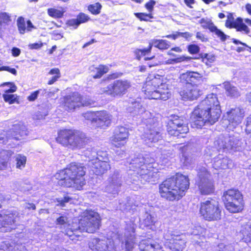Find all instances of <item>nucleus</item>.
<instances>
[{
    "label": "nucleus",
    "instance_id": "cd10ccee",
    "mask_svg": "<svg viewBox=\"0 0 251 251\" xmlns=\"http://www.w3.org/2000/svg\"><path fill=\"white\" fill-rule=\"evenodd\" d=\"M212 165L216 170L230 169L233 167L232 160L222 154L214 158Z\"/></svg>",
    "mask_w": 251,
    "mask_h": 251
},
{
    "label": "nucleus",
    "instance_id": "aec40b11",
    "mask_svg": "<svg viewBox=\"0 0 251 251\" xmlns=\"http://www.w3.org/2000/svg\"><path fill=\"white\" fill-rule=\"evenodd\" d=\"M122 176L118 171L110 174L107 180L105 191L110 194H116L122 185Z\"/></svg>",
    "mask_w": 251,
    "mask_h": 251
},
{
    "label": "nucleus",
    "instance_id": "423d86ee",
    "mask_svg": "<svg viewBox=\"0 0 251 251\" xmlns=\"http://www.w3.org/2000/svg\"><path fill=\"white\" fill-rule=\"evenodd\" d=\"M56 141L64 147L75 150L84 147L88 139L82 132L72 130L64 129L58 132L56 138Z\"/></svg>",
    "mask_w": 251,
    "mask_h": 251
},
{
    "label": "nucleus",
    "instance_id": "b1692460",
    "mask_svg": "<svg viewBox=\"0 0 251 251\" xmlns=\"http://www.w3.org/2000/svg\"><path fill=\"white\" fill-rule=\"evenodd\" d=\"M64 106L67 110H74L82 106L81 95L78 92H74L64 98Z\"/></svg>",
    "mask_w": 251,
    "mask_h": 251
},
{
    "label": "nucleus",
    "instance_id": "f704fd0d",
    "mask_svg": "<svg viewBox=\"0 0 251 251\" xmlns=\"http://www.w3.org/2000/svg\"><path fill=\"white\" fill-rule=\"evenodd\" d=\"M11 155L12 152L9 151H0V170H4L6 168L7 161Z\"/></svg>",
    "mask_w": 251,
    "mask_h": 251
},
{
    "label": "nucleus",
    "instance_id": "a18cd8bd",
    "mask_svg": "<svg viewBox=\"0 0 251 251\" xmlns=\"http://www.w3.org/2000/svg\"><path fill=\"white\" fill-rule=\"evenodd\" d=\"M6 86L8 87L9 88L8 89H3L2 90L5 93V94L13 93L16 92L17 90V86L13 82H4L0 85V87H4Z\"/></svg>",
    "mask_w": 251,
    "mask_h": 251
},
{
    "label": "nucleus",
    "instance_id": "a878e982",
    "mask_svg": "<svg viewBox=\"0 0 251 251\" xmlns=\"http://www.w3.org/2000/svg\"><path fill=\"white\" fill-rule=\"evenodd\" d=\"M202 75L196 72L187 71L181 74L179 76L180 81L187 85L202 81Z\"/></svg>",
    "mask_w": 251,
    "mask_h": 251
},
{
    "label": "nucleus",
    "instance_id": "4c0bfd02",
    "mask_svg": "<svg viewBox=\"0 0 251 251\" xmlns=\"http://www.w3.org/2000/svg\"><path fill=\"white\" fill-rule=\"evenodd\" d=\"M178 148L182 154L181 160H183V163L186 165L190 164L192 162V158L186 154L187 151L191 149L190 146L187 145H180Z\"/></svg>",
    "mask_w": 251,
    "mask_h": 251
},
{
    "label": "nucleus",
    "instance_id": "7ed1b4c3",
    "mask_svg": "<svg viewBox=\"0 0 251 251\" xmlns=\"http://www.w3.org/2000/svg\"><path fill=\"white\" fill-rule=\"evenodd\" d=\"M85 168L79 163L73 162L55 175L59 185L80 190L85 184Z\"/></svg>",
    "mask_w": 251,
    "mask_h": 251
},
{
    "label": "nucleus",
    "instance_id": "0eeeda50",
    "mask_svg": "<svg viewBox=\"0 0 251 251\" xmlns=\"http://www.w3.org/2000/svg\"><path fill=\"white\" fill-rule=\"evenodd\" d=\"M85 155L88 158V166L96 175H101L110 169L107 153L95 150L87 151Z\"/></svg>",
    "mask_w": 251,
    "mask_h": 251
},
{
    "label": "nucleus",
    "instance_id": "774afa93",
    "mask_svg": "<svg viewBox=\"0 0 251 251\" xmlns=\"http://www.w3.org/2000/svg\"><path fill=\"white\" fill-rule=\"evenodd\" d=\"M13 251H27L25 246L22 244L14 245Z\"/></svg>",
    "mask_w": 251,
    "mask_h": 251
},
{
    "label": "nucleus",
    "instance_id": "864d4df0",
    "mask_svg": "<svg viewBox=\"0 0 251 251\" xmlns=\"http://www.w3.org/2000/svg\"><path fill=\"white\" fill-rule=\"evenodd\" d=\"M234 249L231 245H225L224 244H220L216 247L215 251H233Z\"/></svg>",
    "mask_w": 251,
    "mask_h": 251
},
{
    "label": "nucleus",
    "instance_id": "58836bf2",
    "mask_svg": "<svg viewBox=\"0 0 251 251\" xmlns=\"http://www.w3.org/2000/svg\"><path fill=\"white\" fill-rule=\"evenodd\" d=\"M125 246L127 251H131L135 244V237L133 234L125 233Z\"/></svg>",
    "mask_w": 251,
    "mask_h": 251
},
{
    "label": "nucleus",
    "instance_id": "e433bc0d",
    "mask_svg": "<svg viewBox=\"0 0 251 251\" xmlns=\"http://www.w3.org/2000/svg\"><path fill=\"white\" fill-rule=\"evenodd\" d=\"M149 46L152 49V46H154L160 50H165L169 48V42L166 40H151L149 43Z\"/></svg>",
    "mask_w": 251,
    "mask_h": 251
},
{
    "label": "nucleus",
    "instance_id": "9b49d317",
    "mask_svg": "<svg viewBox=\"0 0 251 251\" xmlns=\"http://www.w3.org/2000/svg\"><path fill=\"white\" fill-rule=\"evenodd\" d=\"M167 131L171 136L183 137L181 134L189 131L187 120L183 116L171 115L168 123Z\"/></svg>",
    "mask_w": 251,
    "mask_h": 251
},
{
    "label": "nucleus",
    "instance_id": "09e8293b",
    "mask_svg": "<svg viewBox=\"0 0 251 251\" xmlns=\"http://www.w3.org/2000/svg\"><path fill=\"white\" fill-rule=\"evenodd\" d=\"M14 243H10L8 241H3L0 244V250L4 251H13Z\"/></svg>",
    "mask_w": 251,
    "mask_h": 251
},
{
    "label": "nucleus",
    "instance_id": "338daca9",
    "mask_svg": "<svg viewBox=\"0 0 251 251\" xmlns=\"http://www.w3.org/2000/svg\"><path fill=\"white\" fill-rule=\"evenodd\" d=\"M246 126V130L251 132V115L247 118Z\"/></svg>",
    "mask_w": 251,
    "mask_h": 251
},
{
    "label": "nucleus",
    "instance_id": "6e6552de",
    "mask_svg": "<svg viewBox=\"0 0 251 251\" xmlns=\"http://www.w3.org/2000/svg\"><path fill=\"white\" fill-rule=\"evenodd\" d=\"M144 118L146 120L143 121V123L146 125L147 130L144 133V139L145 143L150 146L161 140L162 136L157 118L153 117L151 112H147Z\"/></svg>",
    "mask_w": 251,
    "mask_h": 251
},
{
    "label": "nucleus",
    "instance_id": "e2e57ef3",
    "mask_svg": "<svg viewBox=\"0 0 251 251\" xmlns=\"http://www.w3.org/2000/svg\"><path fill=\"white\" fill-rule=\"evenodd\" d=\"M9 20L10 17L6 13H0V25H1L2 23H6Z\"/></svg>",
    "mask_w": 251,
    "mask_h": 251
},
{
    "label": "nucleus",
    "instance_id": "bb28decb",
    "mask_svg": "<svg viewBox=\"0 0 251 251\" xmlns=\"http://www.w3.org/2000/svg\"><path fill=\"white\" fill-rule=\"evenodd\" d=\"M199 23L203 28H208L211 32L215 33L217 37L220 38L222 41H226V38L228 37L221 30L218 29L212 22L211 20L209 19L202 18L200 21Z\"/></svg>",
    "mask_w": 251,
    "mask_h": 251
},
{
    "label": "nucleus",
    "instance_id": "72a5a7b5",
    "mask_svg": "<svg viewBox=\"0 0 251 251\" xmlns=\"http://www.w3.org/2000/svg\"><path fill=\"white\" fill-rule=\"evenodd\" d=\"M223 84L226 90V94L227 96L237 97L240 95L238 89L229 82H225Z\"/></svg>",
    "mask_w": 251,
    "mask_h": 251
},
{
    "label": "nucleus",
    "instance_id": "9d476101",
    "mask_svg": "<svg viewBox=\"0 0 251 251\" xmlns=\"http://www.w3.org/2000/svg\"><path fill=\"white\" fill-rule=\"evenodd\" d=\"M100 226V219L98 214L93 211H86L79 221L78 228L82 231L94 233Z\"/></svg>",
    "mask_w": 251,
    "mask_h": 251
},
{
    "label": "nucleus",
    "instance_id": "4468645a",
    "mask_svg": "<svg viewBox=\"0 0 251 251\" xmlns=\"http://www.w3.org/2000/svg\"><path fill=\"white\" fill-rule=\"evenodd\" d=\"M210 178V174L205 167H201L198 172L196 185L202 195H209L213 193L214 186Z\"/></svg>",
    "mask_w": 251,
    "mask_h": 251
},
{
    "label": "nucleus",
    "instance_id": "680f3d73",
    "mask_svg": "<svg viewBox=\"0 0 251 251\" xmlns=\"http://www.w3.org/2000/svg\"><path fill=\"white\" fill-rule=\"evenodd\" d=\"M77 19L79 21V23H80V24L81 23H85L88 21L89 19V17L84 14V13H80L79 15L77 17Z\"/></svg>",
    "mask_w": 251,
    "mask_h": 251
},
{
    "label": "nucleus",
    "instance_id": "4be33fe9",
    "mask_svg": "<svg viewBox=\"0 0 251 251\" xmlns=\"http://www.w3.org/2000/svg\"><path fill=\"white\" fill-rule=\"evenodd\" d=\"M89 247L92 251H113V243L108 240L92 239L89 243Z\"/></svg>",
    "mask_w": 251,
    "mask_h": 251
},
{
    "label": "nucleus",
    "instance_id": "6e6d98bb",
    "mask_svg": "<svg viewBox=\"0 0 251 251\" xmlns=\"http://www.w3.org/2000/svg\"><path fill=\"white\" fill-rule=\"evenodd\" d=\"M46 89H39L32 93L28 97L27 100L30 101H34L38 97V95L40 92L43 93H46Z\"/></svg>",
    "mask_w": 251,
    "mask_h": 251
},
{
    "label": "nucleus",
    "instance_id": "20e7f679",
    "mask_svg": "<svg viewBox=\"0 0 251 251\" xmlns=\"http://www.w3.org/2000/svg\"><path fill=\"white\" fill-rule=\"evenodd\" d=\"M153 158L149 156L143 157L140 155L132 159L129 168L134 172V175H138L137 177L142 183L146 182H155L158 177L157 170L154 168Z\"/></svg>",
    "mask_w": 251,
    "mask_h": 251
},
{
    "label": "nucleus",
    "instance_id": "a19ab883",
    "mask_svg": "<svg viewBox=\"0 0 251 251\" xmlns=\"http://www.w3.org/2000/svg\"><path fill=\"white\" fill-rule=\"evenodd\" d=\"M16 161V168L19 169H23L25 167L26 162V157L22 154H18L15 156Z\"/></svg>",
    "mask_w": 251,
    "mask_h": 251
},
{
    "label": "nucleus",
    "instance_id": "3c124183",
    "mask_svg": "<svg viewBox=\"0 0 251 251\" xmlns=\"http://www.w3.org/2000/svg\"><path fill=\"white\" fill-rule=\"evenodd\" d=\"M136 17L141 21H149L151 19L153 18L151 14H146L144 13H137L135 14Z\"/></svg>",
    "mask_w": 251,
    "mask_h": 251
},
{
    "label": "nucleus",
    "instance_id": "4d7b16f0",
    "mask_svg": "<svg viewBox=\"0 0 251 251\" xmlns=\"http://www.w3.org/2000/svg\"><path fill=\"white\" fill-rule=\"evenodd\" d=\"M153 222L154 220L153 217L150 214H146V218L143 221L144 225L146 226H148L152 225Z\"/></svg>",
    "mask_w": 251,
    "mask_h": 251
},
{
    "label": "nucleus",
    "instance_id": "c756f323",
    "mask_svg": "<svg viewBox=\"0 0 251 251\" xmlns=\"http://www.w3.org/2000/svg\"><path fill=\"white\" fill-rule=\"evenodd\" d=\"M205 232V229L201 226H196L195 228L193 229L191 234L193 235L191 239L192 242L194 245H199L202 246V244L205 241V237L203 234Z\"/></svg>",
    "mask_w": 251,
    "mask_h": 251
},
{
    "label": "nucleus",
    "instance_id": "5fc2aeb1",
    "mask_svg": "<svg viewBox=\"0 0 251 251\" xmlns=\"http://www.w3.org/2000/svg\"><path fill=\"white\" fill-rule=\"evenodd\" d=\"M81 102L82 103V106H93L95 103V101L89 97L82 98L81 96Z\"/></svg>",
    "mask_w": 251,
    "mask_h": 251
},
{
    "label": "nucleus",
    "instance_id": "de8ad7c7",
    "mask_svg": "<svg viewBox=\"0 0 251 251\" xmlns=\"http://www.w3.org/2000/svg\"><path fill=\"white\" fill-rule=\"evenodd\" d=\"M48 13L50 16L56 18H61L63 15V12L55 8L48 9Z\"/></svg>",
    "mask_w": 251,
    "mask_h": 251
},
{
    "label": "nucleus",
    "instance_id": "7c9ffc66",
    "mask_svg": "<svg viewBox=\"0 0 251 251\" xmlns=\"http://www.w3.org/2000/svg\"><path fill=\"white\" fill-rule=\"evenodd\" d=\"M186 241L183 234L176 236L175 240L170 244L169 248L173 251H182L185 248Z\"/></svg>",
    "mask_w": 251,
    "mask_h": 251
},
{
    "label": "nucleus",
    "instance_id": "dca6fc26",
    "mask_svg": "<svg viewBox=\"0 0 251 251\" xmlns=\"http://www.w3.org/2000/svg\"><path fill=\"white\" fill-rule=\"evenodd\" d=\"M84 118L92 122L93 126L105 128L111 123V116L106 111H87L83 114Z\"/></svg>",
    "mask_w": 251,
    "mask_h": 251
},
{
    "label": "nucleus",
    "instance_id": "79ce46f5",
    "mask_svg": "<svg viewBox=\"0 0 251 251\" xmlns=\"http://www.w3.org/2000/svg\"><path fill=\"white\" fill-rule=\"evenodd\" d=\"M176 236H178V235L176 234L174 231L171 230L165 231L163 236L164 239L166 241L165 244L169 247L170 244H171V242L175 240Z\"/></svg>",
    "mask_w": 251,
    "mask_h": 251
},
{
    "label": "nucleus",
    "instance_id": "13d9d810",
    "mask_svg": "<svg viewBox=\"0 0 251 251\" xmlns=\"http://www.w3.org/2000/svg\"><path fill=\"white\" fill-rule=\"evenodd\" d=\"M71 199L68 196H65L63 198H58L57 199V201L58 203V205L64 207L66 205V203L68 202Z\"/></svg>",
    "mask_w": 251,
    "mask_h": 251
},
{
    "label": "nucleus",
    "instance_id": "1a4fd4ad",
    "mask_svg": "<svg viewBox=\"0 0 251 251\" xmlns=\"http://www.w3.org/2000/svg\"><path fill=\"white\" fill-rule=\"evenodd\" d=\"M223 197L226 208L230 212H239L243 209V197L238 190L229 189L224 192Z\"/></svg>",
    "mask_w": 251,
    "mask_h": 251
},
{
    "label": "nucleus",
    "instance_id": "2f4dec72",
    "mask_svg": "<svg viewBox=\"0 0 251 251\" xmlns=\"http://www.w3.org/2000/svg\"><path fill=\"white\" fill-rule=\"evenodd\" d=\"M139 246L141 251H156L160 249L158 244L154 243L150 239L142 240Z\"/></svg>",
    "mask_w": 251,
    "mask_h": 251
},
{
    "label": "nucleus",
    "instance_id": "49530a36",
    "mask_svg": "<svg viewBox=\"0 0 251 251\" xmlns=\"http://www.w3.org/2000/svg\"><path fill=\"white\" fill-rule=\"evenodd\" d=\"M101 7L102 6L99 2H96L88 6V10L93 14L97 15L100 12Z\"/></svg>",
    "mask_w": 251,
    "mask_h": 251
},
{
    "label": "nucleus",
    "instance_id": "473e14b6",
    "mask_svg": "<svg viewBox=\"0 0 251 251\" xmlns=\"http://www.w3.org/2000/svg\"><path fill=\"white\" fill-rule=\"evenodd\" d=\"M90 71L93 78H99L108 72L109 67L102 65H100L98 67L91 66L90 68Z\"/></svg>",
    "mask_w": 251,
    "mask_h": 251
},
{
    "label": "nucleus",
    "instance_id": "a211bd4d",
    "mask_svg": "<svg viewBox=\"0 0 251 251\" xmlns=\"http://www.w3.org/2000/svg\"><path fill=\"white\" fill-rule=\"evenodd\" d=\"M19 213L16 210H9L0 213V227L6 228L10 231L15 228L16 223L19 219Z\"/></svg>",
    "mask_w": 251,
    "mask_h": 251
},
{
    "label": "nucleus",
    "instance_id": "2eb2a0df",
    "mask_svg": "<svg viewBox=\"0 0 251 251\" xmlns=\"http://www.w3.org/2000/svg\"><path fill=\"white\" fill-rule=\"evenodd\" d=\"M214 144L219 150H240L243 143L238 134H229L220 136Z\"/></svg>",
    "mask_w": 251,
    "mask_h": 251
},
{
    "label": "nucleus",
    "instance_id": "6ab92c4d",
    "mask_svg": "<svg viewBox=\"0 0 251 251\" xmlns=\"http://www.w3.org/2000/svg\"><path fill=\"white\" fill-rule=\"evenodd\" d=\"M25 127L24 125L18 124L14 125L12 129L7 131H3L0 134V143L6 144L8 139H19V136L25 134Z\"/></svg>",
    "mask_w": 251,
    "mask_h": 251
},
{
    "label": "nucleus",
    "instance_id": "39448f33",
    "mask_svg": "<svg viewBox=\"0 0 251 251\" xmlns=\"http://www.w3.org/2000/svg\"><path fill=\"white\" fill-rule=\"evenodd\" d=\"M146 98L149 99H160L166 100L171 94L168 85L164 83L162 77L159 75L150 76L147 78L146 83L142 87Z\"/></svg>",
    "mask_w": 251,
    "mask_h": 251
},
{
    "label": "nucleus",
    "instance_id": "37998d69",
    "mask_svg": "<svg viewBox=\"0 0 251 251\" xmlns=\"http://www.w3.org/2000/svg\"><path fill=\"white\" fill-rule=\"evenodd\" d=\"M151 47H149L147 49H136L134 51V55L136 56V58L138 60H140L142 56H145L147 54L151 52Z\"/></svg>",
    "mask_w": 251,
    "mask_h": 251
},
{
    "label": "nucleus",
    "instance_id": "412c9836",
    "mask_svg": "<svg viewBox=\"0 0 251 251\" xmlns=\"http://www.w3.org/2000/svg\"><path fill=\"white\" fill-rule=\"evenodd\" d=\"M128 130L124 126H117L111 137L112 145L117 148L124 146L128 137Z\"/></svg>",
    "mask_w": 251,
    "mask_h": 251
},
{
    "label": "nucleus",
    "instance_id": "052dcab7",
    "mask_svg": "<svg viewBox=\"0 0 251 251\" xmlns=\"http://www.w3.org/2000/svg\"><path fill=\"white\" fill-rule=\"evenodd\" d=\"M145 60H152V61L151 62H150L148 63L149 66L150 68L156 66L158 65L159 64H161L158 61L156 60L155 59V57L153 56L151 58L146 57L145 58Z\"/></svg>",
    "mask_w": 251,
    "mask_h": 251
},
{
    "label": "nucleus",
    "instance_id": "ea45409f",
    "mask_svg": "<svg viewBox=\"0 0 251 251\" xmlns=\"http://www.w3.org/2000/svg\"><path fill=\"white\" fill-rule=\"evenodd\" d=\"M191 59L192 58L191 57L181 56L176 58L168 59L167 60L162 62L161 64L164 65L175 64L183 61H188Z\"/></svg>",
    "mask_w": 251,
    "mask_h": 251
},
{
    "label": "nucleus",
    "instance_id": "f3484780",
    "mask_svg": "<svg viewBox=\"0 0 251 251\" xmlns=\"http://www.w3.org/2000/svg\"><path fill=\"white\" fill-rule=\"evenodd\" d=\"M225 122L226 127L230 130H233L239 125L244 117V112L239 107L231 109L227 111L225 116Z\"/></svg>",
    "mask_w": 251,
    "mask_h": 251
},
{
    "label": "nucleus",
    "instance_id": "f8f14e48",
    "mask_svg": "<svg viewBox=\"0 0 251 251\" xmlns=\"http://www.w3.org/2000/svg\"><path fill=\"white\" fill-rule=\"evenodd\" d=\"M130 87L131 83L129 80L120 79L116 80L106 87L101 88L100 93L112 97H121L127 93Z\"/></svg>",
    "mask_w": 251,
    "mask_h": 251
},
{
    "label": "nucleus",
    "instance_id": "ddd939ff",
    "mask_svg": "<svg viewBox=\"0 0 251 251\" xmlns=\"http://www.w3.org/2000/svg\"><path fill=\"white\" fill-rule=\"evenodd\" d=\"M200 212L203 218L207 221H215L221 219V210L219 203L213 199L202 202Z\"/></svg>",
    "mask_w": 251,
    "mask_h": 251
},
{
    "label": "nucleus",
    "instance_id": "c03bdc74",
    "mask_svg": "<svg viewBox=\"0 0 251 251\" xmlns=\"http://www.w3.org/2000/svg\"><path fill=\"white\" fill-rule=\"evenodd\" d=\"M2 97L4 100L9 104H13L18 101V97L16 94H3Z\"/></svg>",
    "mask_w": 251,
    "mask_h": 251
},
{
    "label": "nucleus",
    "instance_id": "c9c22d12",
    "mask_svg": "<svg viewBox=\"0 0 251 251\" xmlns=\"http://www.w3.org/2000/svg\"><path fill=\"white\" fill-rule=\"evenodd\" d=\"M241 232L244 242L251 244V223H248L242 227Z\"/></svg>",
    "mask_w": 251,
    "mask_h": 251
},
{
    "label": "nucleus",
    "instance_id": "bf43d9fd",
    "mask_svg": "<svg viewBox=\"0 0 251 251\" xmlns=\"http://www.w3.org/2000/svg\"><path fill=\"white\" fill-rule=\"evenodd\" d=\"M188 50L190 53L192 54H196L199 52L200 48L196 45H191L188 46Z\"/></svg>",
    "mask_w": 251,
    "mask_h": 251
},
{
    "label": "nucleus",
    "instance_id": "f03ea898",
    "mask_svg": "<svg viewBox=\"0 0 251 251\" xmlns=\"http://www.w3.org/2000/svg\"><path fill=\"white\" fill-rule=\"evenodd\" d=\"M189 186L188 177L178 173L164 181L160 185L159 192L161 196L167 200H178L185 195V191Z\"/></svg>",
    "mask_w": 251,
    "mask_h": 251
},
{
    "label": "nucleus",
    "instance_id": "393cba45",
    "mask_svg": "<svg viewBox=\"0 0 251 251\" xmlns=\"http://www.w3.org/2000/svg\"><path fill=\"white\" fill-rule=\"evenodd\" d=\"M201 94V91L196 84H189L185 89L180 92V95L184 99L194 100Z\"/></svg>",
    "mask_w": 251,
    "mask_h": 251
},
{
    "label": "nucleus",
    "instance_id": "8fccbe9b",
    "mask_svg": "<svg viewBox=\"0 0 251 251\" xmlns=\"http://www.w3.org/2000/svg\"><path fill=\"white\" fill-rule=\"evenodd\" d=\"M17 26L18 30L21 34H24L26 29L25 20L22 17L18 18L17 21Z\"/></svg>",
    "mask_w": 251,
    "mask_h": 251
},
{
    "label": "nucleus",
    "instance_id": "5701e85b",
    "mask_svg": "<svg viewBox=\"0 0 251 251\" xmlns=\"http://www.w3.org/2000/svg\"><path fill=\"white\" fill-rule=\"evenodd\" d=\"M227 19L226 22V26L229 28H235L237 31L243 32L245 34L250 33L248 27L243 23V19L238 18L234 20L233 15L229 13L227 15Z\"/></svg>",
    "mask_w": 251,
    "mask_h": 251
},
{
    "label": "nucleus",
    "instance_id": "603ef678",
    "mask_svg": "<svg viewBox=\"0 0 251 251\" xmlns=\"http://www.w3.org/2000/svg\"><path fill=\"white\" fill-rule=\"evenodd\" d=\"M68 218L66 216H61L58 218L56 221V224L61 226H66L68 225Z\"/></svg>",
    "mask_w": 251,
    "mask_h": 251
},
{
    "label": "nucleus",
    "instance_id": "f257e3e1",
    "mask_svg": "<svg viewBox=\"0 0 251 251\" xmlns=\"http://www.w3.org/2000/svg\"><path fill=\"white\" fill-rule=\"evenodd\" d=\"M221 113L220 102L216 95L210 94L194 109L191 116V126L201 128L205 124L213 125Z\"/></svg>",
    "mask_w": 251,
    "mask_h": 251
},
{
    "label": "nucleus",
    "instance_id": "0e129e2a",
    "mask_svg": "<svg viewBox=\"0 0 251 251\" xmlns=\"http://www.w3.org/2000/svg\"><path fill=\"white\" fill-rule=\"evenodd\" d=\"M67 24L68 25L73 26L75 28H76L80 25V23H79V21L77 20V18L69 20L67 22Z\"/></svg>",
    "mask_w": 251,
    "mask_h": 251
},
{
    "label": "nucleus",
    "instance_id": "69168bd1",
    "mask_svg": "<svg viewBox=\"0 0 251 251\" xmlns=\"http://www.w3.org/2000/svg\"><path fill=\"white\" fill-rule=\"evenodd\" d=\"M156 2L153 0H150L148 2L145 4L146 8L148 9L149 12H152L153 7L155 4Z\"/></svg>",
    "mask_w": 251,
    "mask_h": 251
},
{
    "label": "nucleus",
    "instance_id": "c85d7f7f",
    "mask_svg": "<svg viewBox=\"0 0 251 251\" xmlns=\"http://www.w3.org/2000/svg\"><path fill=\"white\" fill-rule=\"evenodd\" d=\"M127 110L128 112L133 116L142 115V123H143V121L146 120L144 117L146 116V113L150 112L146 110L141 100L132 102L131 105L127 108Z\"/></svg>",
    "mask_w": 251,
    "mask_h": 251
}]
</instances>
